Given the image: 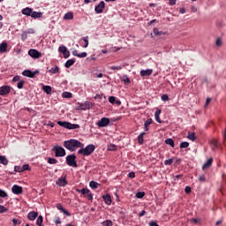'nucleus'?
I'll return each mask as SVG.
<instances>
[{"label": "nucleus", "mask_w": 226, "mask_h": 226, "mask_svg": "<svg viewBox=\"0 0 226 226\" xmlns=\"http://www.w3.org/2000/svg\"><path fill=\"white\" fill-rule=\"evenodd\" d=\"M64 147L73 153L77 151L79 147H84V144L77 139H72L64 142Z\"/></svg>", "instance_id": "f257e3e1"}, {"label": "nucleus", "mask_w": 226, "mask_h": 226, "mask_svg": "<svg viewBox=\"0 0 226 226\" xmlns=\"http://www.w3.org/2000/svg\"><path fill=\"white\" fill-rule=\"evenodd\" d=\"M95 149H96V147L91 144L87 146L85 148H80L78 151V154H83V156H89L91 154L94 152Z\"/></svg>", "instance_id": "f03ea898"}, {"label": "nucleus", "mask_w": 226, "mask_h": 226, "mask_svg": "<svg viewBox=\"0 0 226 226\" xmlns=\"http://www.w3.org/2000/svg\"><path fill=\"white\" fill-rule=\"evenodd\" d=\"M52 151L55 152V156L56 158H62L63 156H66V150H64L63 147L55 146L53 147Z\"/></svg>", "instance_id": "7ed1b4c3"}, {"label": "nucleus", "mask_w": 226, "mask_h": 226, "mask_svg": "<svg viewBox=\"0 0 226 226\" xmlns=\"http://www.w3.org/2000/svg\"><path fill=\"white\" fill-rule=\"evenodd\" d=\"M77 159V156H75V154H70L66 156V163L67 165H69V167H75L77 168V161H75Z\"/></svg>", "instance_id": "20e7f679"}, {"label": "nucleus", "mask_w": 226, "mask_h": 226, "mask_svg": "<svg viewBox=\"0 0 226 226\" xmlns=\"http://www.w3.org/2000/svg\"><path fill=\"white\" fill-rule=\"evenodd\" d=\"M78 110H87L89 109H92V107L94 105L91 102H85L84 103H78Z\"/></svg>", "instance_id": "39448f33"}, {"label": "nucleus", "mask_w": 226, "mask_h": 226, "mask_svg": "<svg viewBox=\"0 0 226 226\" xmlns=\"http://www.w3.org/2000/svg\"><path fill=\"white\" fill-rule=\"evenodd\" d=\"M109 124H110V119L107 117L101 118L97 123L99 128H105V126H109Z\"/></svg>", "instance_id": "423d86ee"}, {"label": "nucleus", "mask_w": 226, "mask_h": 226, "mask_svg": "<svg viewBox=\"0 0 226 226\" xmlns=\"http://www.w3.org/2000/svg\"><path fill=\"white\" fill-rule=\"evenodd\" d=\"M40 73V71L36 70L34 72H31L30 70H26L22 72V75L24 77H28L29 79H34V75H38Z\"/></svg>", "instance_id": "0eeeda50"}, {"label": "nucleus", "mask_w": 226, "mask_h": 226, "mask_svg": "<svg viewBox=\"0 0 226 226\" xmlns=\"http://www.w3.org/2000/svg\"><path fill=\"white\" fill-rule=\"evenodd\" d=\"M28 56H30V57L33 59H40V57H41V53H40V51L37 49H30L28 51Z\"/></svg>", "instance_id": "6e6552de"}, {"label": "nucleus", "mask_w": 226, "mask_h": 226, "mask_svg": "<svg viewBox=\"0 0 226 226\" xmlns=\"http://www.w3.org/2000/svg\"><path fill=\"white\" fill-rule=\"evenodd\" d=\"M103 10H105V2L102 1L97 4L94 8L95 13H103Z\"/></svg>", "instance_id": "1a4fd4ad"}, {"label": "nucleus", "mask_w": 226, "mask_h": 226, "mask_svg": "<svg viewBox=\"0 0 226 226\" xmlns=\"http://www.w3.org/2000/svg\"><path fill=\"white\" fill-rule=\"evenodd\" d=\"M11 192L14 193V195H20L23 192L22 186L14 185L11 187Z\"/></svg>", "instance_id": "9d476101"}, {"label": "nucleus", "mask_w": 226, "mask_h": 226, "mask_svg": "<svg viewBox=\"0 0 226 226\" xmlns=\"http://www.w3.org/2000/svg\"><path fill=\"white\" fill-rule=\"evenodd\" d=\"M211 165H213V157L209 158L207 162L203 164L202 170H209V169H211Z\"/></svg>", "instance_id": "9b49d317"}, {"label": "nucleus", "mask_w": 226, "mask_h": 226, "mask_svg": "<svg viewBox=\"0 0 226 226\" xmlns=\"http://www.w3.org/2000/svg\"><path fill=\"white\" fill-rule=\"evenodd\" d=\"M11 88L8 86H4L0 87V95L4 96L5 94H10Z\"/></svg>", "instance_id": "f8f14e48"}, {"label": "nucleus", "mask_w": 226, "mask_h": 226, "mask_svg": "<svg viewBox=\"0 0 226 226\" xmlns=\"http://www.w3.org/2000/svg\"><path fill=\"white\" fill-rule=\"evenodd\" d=\"M56 209H58V211H61L62 213H64V215H65V216H72V214H70V212H68L66 209H64V207H63V205H61V203L56 204Z\"/></svg>", "instance_id": "ddd939ff"}, {"label": "nucleus", "mask_w": 226, "mask_h": 226, "mask_svg": "<svg viewBox=\"0 0 226 226\" xmlns=\"http://www.w3.org/2000/svg\"><path fill=\"white\" fill-rule=\"evenodd\" d=\"M56 185L58 186H66V185H68V181H66V177H59L57 180H56Z\"/></svg>", "instance_id": "4468645a"}, {"label": "nucleus", "mask_w": 226, "mask_h": 226, "mask_svg": "<svg viewBox=\"0 0 226 226\" xmlns=\"http://www.w3.org/2000/svg\"><path fill=\"white\" fill-rule=\"evenodd\" d=\"M153 70L152 69H147V70H141L139 72L140 77H149L152 75Z\"/></svg>", "instance_id": "2eb2a0df"}, {"label": "nucleus", "mask_w": 226, "mask_h": 226, "mask_svg": "<svg viewBox=\"0 0 226 226\" xmlns=\"http://www.w3.org/2000/svg\"><path fill=\"white\" fill-rule=\"evenodd\" d=\"M153 124V118H148L144 122V131L149 132V126Z\"/></svg>", "instance_id": "dca6fc26"}, {"label": "nucleus", "mask_w": 226, "mask_h": 226, "mask_svg": "<svg viewBox=\"0 0 226 226\" xmlns=\"http://www.w3.org/2000/svg\"><path fill=\"white\" fill-rule=\"evenodd\" d=\"M27 218L31 222H34V219L38 218V212H35V211L29 212L27 215Z\"/></svg>", "instance_id": "f3484780"}, {"label": "nucleus", "mask_w": 226, "mask_h": 226, "mask_svg": "<svg viewBox=\"0 0 226 226\" xmlns=\"http://www.w3.org/2000/svg\"><path fill=\"white\" fill-rule=\"evenodd\" d=\"M102 199L107 206H110V204H112V198L110 197V194L102 195Z\"/></svg>", "instance_id": "a211bd4d"}, {"label": "nucleus", "mask_w": 226, "mask_h": 226, "mask_svg": "<svg viewBox=\"0 0 226 226\" xmlns=\"http://www.w3.org/2000/svg\"><path fill=\"white\" fill-rule=\"evenodd\" d=\"M57 125L62 126V128H67V130H70V126H72V123L58 121Z\"/></svg>", "instance_id": "6ab92c4d"}, {"label": "nucleus", "mask_w": 226, "mask_h": 226, "mask_svg": "<svg viewBox=\"0 0 226 226\" xmlns=\"http://www.w3.org/2000/svg\"><path fill=\"white\" fill-rule=\"evenodd\" d=\"M21 13L23 15H26V17H31L32 13H33V9L29 8V7H26L25 9H23L21 11Z\"/></svg>", "instance_id": "aec40b11"}, {"label": "nucleus", "mask_w": 226, "mask_h": 226, "mask_svg": "<svg viewBox=\"0 0 226 226\" xmlns=\"http://www.w3.org/2000/svg\"><path fill=\"white\" fill-rule=\"evenodd\" d=\"M30 17H32V19H41L43 17V13L41 11H32V14Z\"/></svg>", "instance_id": "412c9836"}, {"label": "nucleus", "mask_w": 226, "mask_h": 226, "mask_svg": "<svg viewBox=\"0 0 226 226\" xmlns=\"http://www.w3.org/2000/svg\"><path fill=\"white\" fill-rule=\"evenodd\" d=\"M8 49V43L6 41H3L0 44V54H4L6 50Z\"/></svg>", "instance_id": "4be33fe9"}, {"label": "nucleus", "mask_w": 226, "mask_h": 226, "mask_svg": "<svg viewBox=\"0 0 226 226\" xmlns=\"http://www.w3.org/2000/svg\"><path fill=\"white\" fill-rule=\"evenodd\" d=\"M72 56H75L76 57H87V53L82 52V53L79 54V51H77V49H74L72 51Z\"/></svg>", "instance_id": "5701e85b"}, {"label": "nucleus", "mask_w": 226, "mask_h": 226, "mask_svg": "<svg viewBox=\"0 0 226 226\" xmlns=\"http://www.w3.org/2000/svg\"><path fill=\"white\" fill-rule=\"evenodd\" d=\"M42 90L46 94H50L52 93V87L50 86H43Z\"/></svg>", "instance_id": "b1692460"}, {"label": "nucleus", "mask_w": 226, "mask_h": 226, "mask_svg": "<svg viewBox=\"0 0 226 226\" xmlns=\"http://www.w3.org/2000/svg\"><path fill=\"white\" fill-rule=\"evenodd\" d=\"M75 64V59H69L66 61L64 66L65 68H70L71 66H73Z\"/></svg>", "instance_id": "393cba45"}, {"label": "nucleus", "mask_w": 226, "mask_h": 226, "mask_svg": "<svg viewBox=\"0 0 226 226\" xmlns=\"http://www.w3.org/2000/svg\"><path fill=\"white\" fill-rule=\"evenodd\" d=\"M89 186H90V188H92V190H96V188H98V186H100V184L98 182L91 181L89 183Z\"/></svg>", "instance_id": "a878e982"}, {"label": "nucleus", "mask_w": 226, "mask_h": 226, "mask_svg": "<svg viewBox=\"0 0 226 226\" xmlns=\"http://www.w3.org/2000/svg\"><path fill=\"white\" fill-rule=\"evenodd\" d=\"M49 73H59V67L57 65H55L54 67L49 70Z\"/></svg>", "instance_id": "bb28decb"}, {"label": "nucleus", "mask_w": 226, "mask_h": 226, "mask_svg": "<svg viewBox=\"0 0 226 226\" xmlns=\"http://www.w3.org/2000/svg\"><path fill=\"white\" fill-rule=\"evenodd\" d=\"M73 19V13L72 12H67L64 16V20H72Z\"/></svg>", "instance_id": "cd10ccee"}, {"label": "nucleus", "mask_w": 226, "mask_h": 226, "mask_svg": "<svg viewBox=\"0 0 226 226\" xmlns=\"http://www.w3.org/2000/svg\"><path fill=\"white\" fill-rule=\"evenodd\" d=\"M144 135H146V132H141L139 136H138V142L142 145L144 144Z\"/></svg>", "instance_id": "c85d7f7f"}, {"label": "nucleus", "mask_w": 226, "mask_h": 226, "mask_svg": "<svg viewBox=\"0 0 226 226\" xmlns=\"http://www.w3.org/2000/svg\"><path fill=\"white\" fill-rule=\"evenodd\" d=\"M37 226H43V216L39 215L36 220Z\"/></svg>", "instance_id": "c756f323"}, {"label": "nucleus", "mask_w": 226, "mask_h": 226, "mask_svg": "<svg viewBox=\"0 0 226 226\" xmlns=\"http://www.w3.org/2000/svg\"><path fill=\"white\" fill-rule=\"evenodd\" d=\"M0 163H2V165L8 164V159H6V156L0 155Z\"/></svg>", "instance_id": "7c9ffc66"}, {"label": "nucleus", "mask_w": 226, "mask_h": 226, "mask_svg": "<svg viewBox=\"0 0 226 226\" xmlns=\"http://www.w3.org/2000/svg\"><path fill=\"white\" fill-rule=\"evenodd\" d=\"M89 189L82 188V189H76L78 193H81L82 195H87Z\"/></svg>", "instance_id": "2f4dec72"}, {"label": "nucleus", "mask_w": 226, "mask_h": 226, "mask_svg": "<svg viewBox=\"0 0 226 226\" xmlns=\"http://www.w3.org/2000/svg\"><path fill=\"white\" fill-rule=\"evenodd\" d=\"M165 144H167L168 146H170L171 147H174V139L170 138L166 139Z\"/></svg>", "instance_id": "473e14b6"}, {"label": "nucleus", "mask_w": 226, "mask_h": 226, "mask_svg": "<svg viewBox=\"0 0 226 226\" xmlns=\"http://www.w3.org/2000/svg\"><path fill=\"white\" fill-rule=\"evenodd\" d=\"M63 98H72L73 94L70 92H64L62 94Z\"/></svg>", "instance_id": "72a5a7b5"}, {"label": "nucleus", "mask_w": 226, "mask_h": 226, "mask_svg": "<svg viewBox=\"0 0 226 226\" xmlns=\"http://www.w3.org/2000/svg\"><path fill=\"white\" fill-rule=\"evenodd\" d=\"M187 139H189V140H192V142L195 140L196 137H195V132H189Z\"/></svg>", "instance_id": "f704fd0d"}, {"label": "nucleus", "mask_w": 226, "mask_h": 226, "mask_svg": "<svg viewBox=\"0 0 226 226\" xmlns=\"http://www.w3.org/2000/svg\"><path fill=\"white\" fill-rule=\"evenodd\" d=\"M188 146H190V143H188L187 141L181 142L180 149H186V147H188Z\"/></svg>", "instance_id": "c9c22d12"}, {"label": "nucleus", "mask_w": 226, "mask_h": 226, "mask_svg": "<svg viewBox=\"0 0 226 226\" xmlns=\"http://www.w3.org/2000/svg\"><path fill=\"white\" fill-rule=\"evenodd\" d=\"M215 45H216V47H222V45H223V40H222L221 37L217 38V40L215 41Z\"/></svg>", "instance_id": "e433bc0d"}, {"label": "nucleus", "mask_w": 226, "mask_h": 226, "mask_svg": "<svg viewBox=\"0 0 226 226\" xmlns=\"http://www.w3.org/2000/svg\"><path fill=\"white\" fill-rule=\"evenodd\" d=\"M48 163H49L50 165H56V163H57V161L56 158L49 157L48 159Z\"/></svg>", "instance_id": "4c0bfd02"}, {"label": "nucleus", "mask_w": 226, "mask_h": 226, "mask_svg": "<svg viewBox=\"0 0 226 226\" xmlns=\"http://www.w3.org/2000/svg\"><path fill=\"white\" fill-rule=\"evenodd\" d=\"M79 128H80V125L77 124H71V125H69V130H77Z\"/></svg>", "instance_id": "58836bf2"}, {"label": "nucleus", "mask_w": 226, "mask_h": 226, "mask_svg": "<svg viewBox=\"0 0 226 226\" xmlns=\"http://www.w3.org/2000/svg\"><path fill=\"white\" fill-rule=\"evenodd\" d=\"M212 149L215 150L216 147H218V141L216 139H213L212 142Z\"/></svg>", "instance_id": "ea45409f"}, {"label": "nucleus", "mask_w": 226, "mask_h": 226, "mask_svg": "<svg viewBox=\"0 0 226 226\" xmlns=\"http://www.w3.org/2000/svg\"><path fill=\"white\" fill-rule=\"evenodd\" d=\"M86 197H87V200H88L93 201V192H91L90 190H88V191L87 192Z\"/></svg>", "instance_id": "a19ab883"}, {"label": "nucleus", "mask_w": 226, "mask_h": 226, "mask_svg": "<svg viewBox=\"0 0 226 226\" xmlns=\"http://www.w3.org/2000/svg\"><path fill=\"white\" fill-rule=\"evenodd\" d=\"M59 52H61L62 54L65 53L66 51H68V49H66L65 46L62 45L59 47L58 49Z\"/></svg>", "instance_id": "79ce46f5"}, {"label": "nucleus", "mask_w": 226, "mask_h": 226, "mask_svg": "<svg viewBox=\"0 0 226 226\" xmlns=\"http://www.w3.org/2000/svg\"><path fill=\"white\" fill-rule=\"evenodd\" d=\"M21 40H22V41H26V40H27V32L24 31L21 34Z\"/></svg>", "instance_id": "37998d69"}, {"label": "nucleus", "mask_w": 226, "mask_h": 226, "mask_svg": "<svg viewBox=\"0 0 226 226\" xmlns=\"http://www.w3.org/2000/svg\"><path fill=\"white\" fill-rule=\"evenodd\" d=\"M0 197L2 199H6V197H8V193H6V192L0 189Z\"/></svg>", "instance_id": "c03bdc74"}, {"label": "nucleus", "mask_w": 226, "mask_h": 226, "mask_svg": "<svg viewBox=\"0 0 226 226\" xmlns=\"http://www.w3.org/2000/svg\"><path fill=\"white\" fill-rule=\"evenodd\" d=\"M82 40L85 42L84 49H87V47L89 46V40H87V37H83Z\"/></svg>", "instance_id": "a18cd8bd"}, {"label": "nucleus", "mask_w": 226, "mask_h": 226, "mask_svg": "<svg viewBox=\"0 0 226 226\" xmlns=\"http://www.w3.org/2000/svg\"><path fill=\"white\" fill-rule=\"evenodd\" d=\"M144 195H146V192H139L136 193L137 199H142L144 197Z\"/></svg>", "instance_id": "49530a36"}, {"label": "nucleus", "mask_w": 226, "mask_h": 226, "mask_svg": "<svg viewBox=\"0 0 226 226\" xmlns=\"http://www.w3.org/2000/svg\"><path fill=\"white\" fill-rule=\"evenodd\" d=\"M24 84H26V82L24 80H20L17 85L18 89H22V87H24Z\"/></svg>", "instance_id": "de8ad7c7"}, {"label": "nucleus", "mask_w": 226, "mask_h": 226, "mask_svg": "<svg viewBox=\"0 0 226 226\" xmlns=\"http://www.w3.org/2000/svg\"><path fill=\"white\" fill-rule=\"evenodd\" d=\"M103 226H112V221L110 220H106L102 222Z\"/></svg>", "instance_id": "09e8293b"}, {"label": "nucleus", "mask_w": 226, "mask_h": 226, "mask_svg": "<svg viewBox=\"0 0 226 226\" xmlns=\"http://www.w3.org/2000/svg\"><path fill=\"white\" fill-rule=\"evenodd\" d=\"M12 223H13V226H17V225H20L21 222H20V220L13 218Z\"/></svg>", "instance_id": "8fccbe9b"}, {"label": "nucleus", "mask_w": 226, "mask_h": 226, "mask_svg": "<svg viewBox=\"0 0 226 226\" xmlns=\"http://www.w3.org/2000/svg\"><path fill=\"white\" fill-rule=\"evenodd\" d=\"M7 211H8V208H6L3 205H0V214L6 213Z\"/></svg>", "instance_id": "3c124183"}, {"label": "nucleus", "mask_w": 226, "mask_h": 226, "mask_svg": "<svg viewBox=\"0 0 226 226\" xmlns=\"http://www.w3.org/2000/svg\"><path fill=\"white\" fill-rule=\"evenodd\" d=\"M14 172H24L22 167L20 166H15L14 167Z\"/></svg>", "instance_id": "603ef678"}, {"label": "nucleus", "mask_w": 226, "mask_h": 226, "mask_svg": "<svg viewBox=\"0 0 226 226\" xmlns=\"http://www.w3.org/2000/svg\"><path fill=\"white\" fill-rule=\"evenodd\" d=\"M108 150L109 151H116L117 150V147L116 145H110L109 147H108Z\"/></svg>", "instance_id": "864d4df0"}, {"label": "nucleus", "mask_w": 226, "mask_h": 226, "mask_svg": "<svg viewBox=\"0 0 226 226\" xmlns=\"http://www.w3.org/2000/svg\"><path fill=\"white\" fill-rule=\"evenodd\" d=\"M109 69L110 70H117V71H119V70H123V66H121V65H119V66L113 65V66L109 67Z\"/></svg>", "instance_id": "5fc2aeb1"}, {"label": "nucleus", "mask_w": 226, "mask_h": 226, "mask_svg": "<svg viewBox=\"0 0 226 226\" xmlns=\"http://www.w3.org/2000/svg\"><path fill=\"white\" fill-rule=\"evenodd\" d=\"M122 80L125 84H132V81H130V78H128L127 76H125Z\"/></svg>", "instance_id": "6e6d98bb"}, {"label": "nucleus", "mask_w": 226, "mask_h": 226, "mask_svg": "<svg viewBox=\"0 0 226 226\" xmlns=\"http://www.w3.org/2000/svg\"><path fill=\"white\" fill-rule=\"evenodd\" d=\"M174 162V160L172 159H168L164 161V165H170L171 163Z\"/></svg>", "instance_id": "4d7b16f0"}, {"label": "nucleus", "mask_w": 226, "mask_h": 226, "mask_svg": "<svg viewBox=\"0 0 226 226\" xmlns=\"http://www.w3.org/2000/svg\"><path fill=\"white\" fill-rule=\"evenodd\" d=\"M22 169H23V172L24 170H31V167L29 166V164L23 165Z\"/></svg>", "instance_id": "13d9d810"}, {"label": "nucleus", "mask_w": 226, "mask_h": 226, "mask_svg": "<svg viewBox=\"0 0 226 226\" xmlns=\"http://www.w3.org/2000/svg\"><path fill=\"white\" fill-rule=\"evenodd\" d=\"M161 100H162V102H168V100H169V95H167V94L162 95Z\"/></svg>", "instance_id": "bf43d9fd"}, {"label": "nucleus", "mask_w": 226, "mask_h": 226, "mask_svg": "<svg viewBox=\"0 0 226 226\" xmlns=\"http://www.w3.org/2000/svg\"><path fill=\"white\" fill-rule=\"evenodd\" d=\"M109 103H112V104L116 103V97L110 96L109 98Z\"/></svg>", "instance_id": "052dcab7"}, {"label": "nucleus", "mask_w": 226, "mask_h": 226, "mask_svg": "<svg viewBox=\"0 0 226 226\" xmlns=\"http://www.w3.org/2000/svg\"><path fill=\"white\" fill-rule=\"evenodd\" d=\"M12 82H20V76L17 75L12 79Z\"/></svg>", "instance_id": "680f3d73"}, {"label": "nucleus", "mask_w": 226, "mask_h": 226, "mask_svg": "<svg viewBox=\"0 0 226 226\" xmlns=\"http://www.w3.org/2000/svg\"><path fill=\"white\" fill-rule=\"evenodd\" d=\"M154 34H155L156 36H161L162 35V32H159L158 28H154Z\"/></svg>", "instance_id": "e2e57ef3"}, {"label": "nucleus", "mask_w": 226, "mask_h": 226, "mask_svg": "<svg viewBox=\"0 0 226 226\" xmlns=\"http://www.w3.org/2000/svg\"><path fill=\"white\" fill-rule=\"evenodd\" d=\"M64 59H68L70 57V51L67 50L64 53H63Z\"/></svg>", "instance_id": "0e129e2a"}, {"label": "nucleus", "mask_w": 226, "mask_h": 226, "mask_svg": "<svg viewBox=\"0 0 226 226\" xmlns=\"http://www.w3.org/2000/svg\"><path fill=\"white\" fill-rule=\"evenodd\" d=\"M148 225H149V226H160V225H158V223H156V222H154V221H150V222H148Z\"/></svg>", "instance_id": "69168bd1"}, {"label": "nucleus", "mask_w": 226, "mask_h": 226, "mask_svg": "<svg viewBox=\"0 0 226 226\" xmlns=\"http://www.w3.org/2000/svg\"><path fill=\"white\" fill-rule=\"evenodd\" d=\"M128 177H130L131 179H133V178L135 177V172L131 171V172L128 174Z\"/></svg>", "instance_id": "338daca9"}, {"label": "nucleus", "mask_w": 226, "mask_h": 226, "mask_svg": "<svg viewBox=\"0 0 226 226\" xmlns=\"http://www.w3.org/2000/svg\"><path fill=\"white\" fill-rule=\"evenodd\" d=\"M209 103H211V98H207L206 103H205V108L209 106Z\"/></svg>", "instance_id": "774afa93"}]
</instances>
